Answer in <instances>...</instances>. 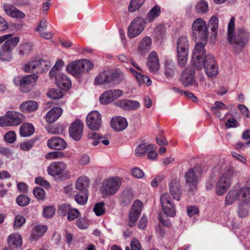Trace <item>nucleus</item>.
<instances>
[{"instance_id":"864d4df0","label":"nucleus","mask_w":250,"mask_h":250,"mask_svg":"<svg viewBox=\"0 0 250 250\" xmlns=\"http://www.w3.org/2000/svg\"><path fill=\"white\" fill-rule=\"evenodd\" d=\"M104 203L102 202L95 204L93 208V211L97 216H101L104 213Z\"/></svg>"},{"instance_id":"a878e982","label":"nucleus","mask_w":250,"mask_h":250,"mask_svg":"<svg viewBox=\"0 0 250 250\" xmlns=\"http://www.w3.org/2000/svg\"><path fill=\"white\" fill-rule=\"evenodd\" d=\"M56 83L57 86L63 90L69 89L71 86L70 79L67 75L63 74H59L56 78Z\"/></svg>"},{"instance_id":"2f4dec72","label":"nucleus","mask_w":250,"mask_h":250,"mask_svg":"<svg viewBox=\"0 0 250 250\" xmlns=\"http://www.w3.org/2000/svg\"><path fill=\"white\" fill-rule=\"evenodd\" d=\"M87 137L89 139L94 140L92 142V144L95 146L98 145L100 142L102 143L105 146H107L109 144V141L108 140L104 139L103 136L96 132H89L87 134Z\"/></svg>"},{"instance_id":"4c0bfd02","label":"nucleus","mask_w":250,"mask_h":250,"mask_svg":"<svg viewBox=\"0 0 250 250\" xmlns=\"http://www.w3.org/2000/svg\"><path fill=\"white\" fill-rule=\"evenodd\" d=\"M161 11V8L158 5H155L148 13L146 16V21L151 22L158 17Z\"/></svg>"},{"instance_id":"4d7b16f0","label":"nucleus","mask_w":250,"mask_h":250,"mask_svg":"<svg viewBox=\"0 0 250 250\" xmlns=\"http://www.w3.org/2000/svg\"><path fill=\"white\" fill-rule=\"evenodd\" d=\"M47 95L53 99H58L62 96V93L59 89H52L49 90Z\"/></svg>"},{"instance_id":"79ce46f5","label":"nucleus","mask_w":250,"mask_h":250,"mask_svg":"<svg viewBox=\"0 0 250 250\" xmlns=\"http://www.w3.org/2000/svg\"><path fill=\"white\" fill-rule=\"evenodd\" d=\"M146 0H131L128 6L129 12H133L138 10Z\"/></svg>"},{"instance_id":"052dcab7","label":"nucleus","mask_w":250,"mask_h":250,"mask_svg":"<svg viewBox=\"0 0 250 250\" xmlns=\"http://www.w3.org/2000/svg\"><path fill=\"white\" fill-rule=\"evenodd\" d=\"M64 155L61 151H53L47 153L45 158L47 159H56L63 157Z\"/></svg>"},{"instance_id":"8fccbe9b","label":"nucleus","mask_w":250,"mask_h":250,"mask_svg":"<svg viewBox=\"0 0 250 250\" xmlns=\"http://www.w3.org/2000/svg\"><path fill=\"white\" fill-rule=\"evenodd\" d=\"M80 214L78 209L71 207L67 214V220L69 221H72L79 217Z\"/></svg>"},{"instance_id":"3c124183","label":"nucleus","mask_w":250,"mask_h":250,"mask_svg":"<svg viewBox=\"0 0 250 250\" xmlns=\"http://www.w3.org/2000/svg\"><path fill=\"white\" fill-rule=\"evenodd\" d=\"M125 75L122 72H111L112 83H119L125 79Z\"/></svg>"},{"instance_id":"13d9d810","label":"nucleus","mask_w":250,"mask_h":250,"mask_svg":"<svg viewBox=\"0 0 250 250\" xmlns=\"http://www.w3.org/2000/svg\"><path fill=\"white\" fill-rule=\"evenodd\" d=\"M227 108V106L222 102L216 101L214 103V106L211 107V110L214 114H217L218 110H225Z\"/></svg>"},{"instance_id":"a19ab883","label":"nucleus","mask_w":250,"mask_h":250,"mask_svg":"<svg viewBox=\"0 0 250 250\" xmlns=\"http://www.w3.org/2000/svg\"><path fill=\"white\" fill-rule=\"evenodd\" d=\"M133 199L132 191L129 189L124 190L122 193V201L125 205H128Z\"/></svg>"},{"instance_id":"c03bdc74","label":"nucleus","mask_w":250,"mask_h":250,"mask_svg":"<svg viewBox=\"0 0 250 250\" xmlns=\"http://www.w3.org/2000/svg\"><path fill=\"white\" fill-rule=\"evenodd\" d=\"M87 199L88 192H86V194H85L80 191L75 196V200L78 204L81 205H85L87 203Z\"/></svg>"},{"instance_id":"6ab92c4d","label":"nucleus","mask_w":250,"mask_h":250,"mask_svg":"<svg viewBox=\"0 0 250 250\" xmlns=\"http://www.w3.org/2000/svg\"><path fill=\"white\" fill-rule=\"evenodd\" d=\"M114 104L125 110H135L140 106L139 102L131 100H118L114 103Z\"/></svg>"},{"instance_id":"1a4fd4ad","label":"nucleus","mask_w":250,"mask_h":250,"mask_svg":"<svg viewBox=\"0 0 250 250\" xmlns=\"http://www.w3.org/2000/svg\"><path fill=\"white\" fill-rule=\"evenodd\" d=\"M192 30L193 37L204 41L207 40L208 31L206 22L202 18L195 20L192 23Z\"/></svg>"},{"instance_id":"f257e3e1","label":"nucleus","mask_w":250,"mask_h":250,"mask_svg":"<svg viewBox=\"0 0 250 250\" xmlns=\"http://www.w3.org/2000/svg\"><path fill=\"white\" fill-rule=\"evenodd\" d=\"M234 18L232 17L228 24V41L235 53L241 52L249 41L250 34L244 29L235 31Z\"/></svg>"},{"instance_id":"7c9ffc66","label":"nucleus","mask_w":250,"mask_h":250,"mask_svg":"<svg viewBox=\"0 0 250 250\" xmlns=\"http://www.w3.org/2000/svg\"><path fill=\"white\" fill-rule=\"evenodd\" d=\"M151 39L149 37H145L140 42L138 47V51L142 55L146 54L150 49Z\"/></svg>"},{"instance_id":"aec40b11","label":"nucleus","mask_w":250,"mask_h":250,"mask_svg":"<svg viewBox=\"0 0 250 250\" xmlns=\"http://www.w3.org/2000/svg\"><path fill=\"white\" fill-rule=\"evenodd\" d=\"M112 83L111 72L105 70L100 72L95 78L94 85H106Z\"/></svg>"},{"instance_id":"338daca9","label":"nucleus","mask_w":250,"mask_h":250,"mask_svg":"<svg viewBox=\"0 0 250 250\" xmlns=\"http://www.w3.org/2000/svg\"><path fill=\"white\" fill-rule=\"evenodd\" d=\"M55 213V208L52 207H46L44 208L43 215L46 218L51 217Z\"/></svg>"},{"instance_id":"a18cd8bd","label":"nucleus","mask_w":250,"mask_h":250,"mask_svg":"<svg viewBox=\"0 0 250 250\" xmlns=\"http://www.w3.org/2000/svg\"><path fill=\"white\" fill-rule=\"evenodd\" d=\"M38 64L37 60L30 62L24 65V70L28 73L35 72L37 73Z\"/></svg>"},{"instance_id":"bf43d9fd","label":"nucleus","mask_w":250,"mask_h":250,"mask_svg":"<svg viewBox=\"0 0 250 250\" xmlns=\"http://www.w3.org/2000/svg\"><path fill=\"white\" fill-rule=\"evenodd\" d=\"M71 207V206L69 204H62L59 207L58 211L62 216H64L67 214Z\"/></svg>"},{"instance_id":"9d476101","label":"nucleus","mask_w":250,"mask_h":250,"mask_svg":"<svg viewBox=\"0 0 250 250\" xmlns=\"http://www.w3.org/2000/svg\"><path fill=\"white\" fill-rule=\"evenodd\" d=\"M201 42L196 43L194 47L192 56V62L194 66H200L202 60L205 58V46L207 43V40H201Z\"/></svg>"},{"instance_id":"09e8293b","label":"nucleus","mask_w":250,"mask_h":250,"mask_svg":"<svg viewBox=\"0 0 250 250\" xmlns=\"http://www.w3.org/2000/svg\"><path fill=\"white\" fill-rule=\"evenodd\" d=\"M32 43L31 42H25L22 44L19 48V54L23 56L28 53L32 49Z\"/></svg>"},{"instance_id":"58836bf2","label":"nucleus","mask_w":250,"mask_h":250,"mask_svg":"<svg viewBox=\"0 0 250 250\" xmlns=\"http://www.w3.org/2000/svg\"><path fill=\"white\" fill-rule=\"evenodd\" d=\"M47 230V227L45 225H39L36 226L31 234L32 237L37 239L42 236Z\"/></svg>"},{"instance_id":"4468645a","label":"nucleus","mask_w":250,"mask_h":250,"mask_svg":"<svg viewBox=\"0 0 250 250\" xmlns=\"http://www.w3.org/2000/svg\"><path fill=\"white\" fill-rule=\"evenodd\" d=\"M83 124L80 120L73 122L69 128V134L73 140L76 141H80L83 134Z\"/></svg>"},{"instance_id":"2eb2a0df","label":"nucleus","mask_w":250,"mask_h":250,"mask_svg":"<svg viewBox=\"0 0 250 250\" xmlns=\"http://www.w3.org/2000/svg\"><path fill=\"white\" fill-rule=\"evenodd\" d=\"M181 82L186 87L192 85L195 87L198 86L195 82V71L193 67L188 66L183 72L181 77Z\"/></svg>"},{"instance_id":"e2e57ef3","label":"nucleus","mask_w":250,"mask_h":250,"mask_svg":"<svg viewBox=\"0 0 250 250\" xmlns=\"http://www.w3.org/2000/svg\"><path fill=\"white\" fill-rule=\"evenodd\" d=\"M25 222V219L21 215H17L15 217V222L14 223V229L21 227Z\"/></svg>"},{"instance_id":"412c9836","label":"nucleus","mask_w":250,"mask_h":250,"mask_svg":"<svg viewBox=\"0 0 250 250\" xmlns=\"http://www.w3.org/2000/svg\"><path fill=\"white\" fill-rule=\"evenodd\" d=\"M110 124L112 128L117 131H122L128 126V123L126 119L121 116L112 118Z\"/></svg>"},{"instance_id":"c9c22d12","label":"nucleus","mask_w":250,"mask_h":250,"mask_svg":"<svg viewBox=\"0 0 250 250\" xmlns=\"http://www.w3.org/2000/svg\"><path fill=\"white\" fill-rule=\"evenodd\" d=\"M34 128L31 124H22L20 128V133L22 137H28L33 134Z\"/></svg>"},{"instance_id":"7ed1b4c3","label":"nucleus","mask_w":250,"mask_h":250,"mask_svg":"<svg viewBox=\"0 0 250 250\" xmlns=\"http://www.w3.org/2000/svg\"><path fill=\"white\" fill-rule=\"evenodd\" d=\"M93 67V63L88 60H77L70 63L66 70L73 76L80 78L85 73L92 70Z\"/></svg>"},{"instance_id":"0e129e2a","label":"nucleus","mask_w":250,"mask_h":250,"mask_svg":"<svg viewBox=\"0 0 250 250\" xmlns=\"http://www.w3.org/2000/svg\"><path fill=\"white\" fill-rule=\"evenodd\" d=\"M109 91L113 101L118 99L123 94V91L120 89L109 90Z\"/></svg>"},{"instance_id":"f8f14e48","label":"nucleus","mask_w":250,"mask_h":250,"mask_svg":"<svg viewBox=\"0 0 250 250\" xmlns=\"http://www.w3.org/2000/svg\"><path fill=\"white\" fill-rule=\"evenodd\" d=\"M145 23V21L142 18L138 17L134 19L128 27V36L133 38L139 35L144 30Z\"/></svg>"},{"instance_id":"393cba45","label":"nucleus","mask_w":250,"mask_h":250,"mask_svg":"<svg viewBox=\"0 0 250 250\" xmlns=\"http://www.w3.org/2000/svg\"><path fill=\"white\" fill-rule=\"evenodd\" d=\"M47 146L52 149L62 150L65 148L66 143L60 137H54L48 140Z\"/></svg>"},{"instance_id":"ea45409f","label":"nucleus","mask_w":250,"mask_h":250,"mask_svg":"<svg viewBox=\"0 0 250 250\" xmlns=\"http://www.w3.org/2000/svg\"><path fill=\"white\" fill-rule=\"evenodd\" d=\"M154 147V145H146L142 144L139 145L135 149V154L136 156L140 157L147 152L148 149H152Z\"/></svg>"},{"instance_id":"a211bd4d","label":"nucleus","mask_w":250,"mask_h":250,"mask_svg":"<svg viewBox=\"0 0 250 250\" xmlns=\"http://www.w3.org/2000/svg\"><path fill=\"white\" fill-rule=\"evenodd\" d=\"M143 203L137 200L133 203L129 213V226L132 227L137 220L142 210Z\"/></svg>"},{"instance_id":"603ef678","label":"nucleus","mask_w":250,"mask_h":250,"mask_svg":"<svg viewBox=\"0 0 250 250\" xmlns=\"http://www.w3.org/2000/svg\"><path fill=\"white\" fill-rule=\"evenodd\" d=\"M16 201L20 206L24 207L30 203V198L26 195H20L17 198Z\"/></svg>"},{"instance_id":"b1692460","label":"nucleus","mask_w":250,"mask_h":250,"mask_svg":"<svg viewBox=\"0 0 250 250\" xmlns=\"http://www.w3.org/2000/svg\"><path fill=\"white\" fill-rule=\"evenodd\" d=\"M233 176V170L229 169L223 173L217 184L224 186L226 188H229L232 184V179Z\"/></svg>"},{"instance_id":"e433bc0d","label":"nucleus","mask_w":250,"mask_h":250,"mask_svg":"<svg viewBox=\"0 0 250 250\" xmlns=\"http://www.w3.org/2000/svg\"><path fill=\"white\" fill-rule=\"evenodd\" d=\"M38 65L37 66V73H42L47 71L51 67L50 62L44 60H37Z\"/></svg>"},{"instance_id":"c756f323","label":"nucleus","mask_w":250,"mask_h":250,"mask_svg":"<svg viewBox=\"0 0 250 250\" xmlns=\"http://www.w3.org/2000/svg\"><path fill=\"white\" fill-rule=\"evenodd\" d=\"M169 188L170 194L173 198L177 201H179L181 192L179 181L176 179L172 180L169 184Z\"/></svg>"},{"instance_id":"5fc2aeb1","label":"nucleus","mask_w":250,"mask_h":250,"mask_svg":"<svg viewBox=\"0 0 250 250\" xmlns=\"http://www.w3.org/2000/svg\"><path fill=\"white\" fill-rule=\"evenodd\" d=\"M135 78L136 79V80H137L138 84L140 85L144 83V82H145L144 79H146V85H147L149 86L151 84L152 82H151L150 79L148 77L142 74L141 73H140L139 74H138V75L136 76V77Z\"/></svg>"},{"instance_id":"f03ea898","label":"nucleus","mask_w":250,"mask_h":250,"mask_svg":"<svg viewBox=\"0 0 250 250\" xmlns=\"http://www.w3.org/2000/svg\"><path fill=\"white\" fill-rule=\"evenodd\" d=\"M237 200L242 203H248L250 201V188L247 186L241 188L234 186L226 195L225 204L226 206L231 205Z\"/></svg>"},{"instance_id":"de8ad7c7","label":"nucleus","mask_w":250,"mask_h":250,"mask_svg":"<svg viewBox=\"0 0 250 250\" xmlns=\"http://www.w3.org/2000/svg\"><path fill=\"white\" fill-rule=\"evenodd\" d=\"M99 100L103 104H107L113 101L110 96L109 90L104 92L100 97Z\"/></svg>"},{"instance_id":"f3484780","label":"nucleus","mask_w":250,"mask_h":250,"mask_svg":"<svg viewBox=\"0 0 250 250\" xmlns=\"http://www.w3.org/2000/svg\"><path fill=\"white\" fill-rule=\"evenodd\" d=\"M66 167V165L63 162H53L50 164L47 171L48 174L52 176H59L63 173Z\"/></svg>"},{"instance_id":"37998d69","label":"nucleus","mask_w":250,"mask_h":250,"mask_svg":"<svg viewBox=\"0 0 250 250\" xmlns=\"http://www.w3.org/2000/svg\"><path fill=\"white\" fill-rule=\"evenodd\" d=\"M248 203H240L238 206L237 213L240 218L246 217L249 215Z\"/></svg>"},{"instance_id":"423d86ee","label":"nucleus","mask_w":250,"mask_h":250,"mask_svg":"<svg viewBox=\"0 0 250 250\" xmlns=\"http://www.w3.org/2000/svg\"><path fill=\"white\" fill-rule=\"evenodd\" d=\"M19 42V37L10 38L5 41L0 49V59L2 61L8 62L12 59V50Z\"/></svg>"},{"instance_id":"774afa93","label":"nucleus","mask_w":250,"mask_h":250,"mask_svg":"<svg viewBox=\"0 0 250 250\" xmlns=\"http://www.w3.org/2000/svg\"><path fill=\"white\" fill-rule=\"evenodd\" d=\"M228 189L224 186L217 184L215 188V193L218 196H222L227 192Z\"/></svg>"},{"instance_id":"bb28decb","label":"nucleus","mask_w":250,"mask_h":250,"mask_svg":"<svg viewBox=\"0 0 250 250\" xmlns=\"http://www.w3.org/2000/svg\"><path fill=\"white\" fill-rule=\"evenodd\" d=\"M3 8L5 13L11 17L22 19L25 17L24 13L11 4H4Z\"/></svg>"},{"instance_id":"c85d7f7f","label":"nucleus","mask_w":250,"mask_h":250,"mask_svg":"<svg viewBox=\"0 0 250 250\" xmlns=\"http://www.w3.org/2000/svg\"><path fill=\"white\" fill-rule=\"evenodd\" d=\"M200 175V168L194 167L190 168L185 173V178L188 183L194 184L198 182Z\"/></svg>"},{"instance_id":"20e7f679","label":"nucleus","mask_w":250,"mask_h":250,"mask_svg":"<svg viewBox=\"0 0 250 250\" xmlns=\"http://www.w3.org/2000/svg\"><path fill=\"white\" fill-rule=\"evenodd\" d=\"M189 44L186 36L180 37L177 41V59L179 66L184 67L188 59Z\"/></svg>"},{"instance_id":"cd10ccee","label":"nucleus","mask_w":250,"mask_h":250,"mask_svg":"<svg viewBox=\"0 0 250 250\" xmlns=\"http://www.w3.org/2000/svg\"><path fill=\"white\" fill-rule=\"evenodd\" d=\"M63 112L62 108L55 107L49 110L46 115V121L49 123H53L57 120Z\"/></svg>"},{"instance_id":"dca6fc26","label":"nucleus","mask_w":250,"mask_h":250,"mask_svg":"<svg viewBox=\"0 0 250 250\" xmlns=\"http://www.w3.org/2000/svg\"><path fill=\"white\" fill-rule=\"evenodd\" d=\"M38 78V76L36 74L27 75L22 78L15 77L14 79V82L16 85H20L22 91L26 93L29 90L26 88V86L35 83Z\"/></svg>"},{"instance_id":"f704fd0d","label":"nucleus","mask_w":250,"mask_h":250,"mask_svg":"<svg viewBox=\"0 0 250 250\" xmlns=\"http://www.w3.org/2000/svg\"><path fill=\"white\" fill-rule=\"evenodd\" d=\"M219 21L217 18L215 16H212L208 22V25L210 26L211 35V40L214 41L217 35Z\"/></svg>"},{"instance_id":"39448f33","label":"nucleus","mask_w":250,"mask_h":250,"mask_svg":"<svg viewBox=\"0 0 250 250\" xmlns=\"http://www.w3.org/2000/svg\"><path fill=\"white\" fill-rule=\"evenodd\" d=\"M122 184V179L121 178L111 177L103 182L101 191L105 195H113L118 192Z\"/></svg>"},{"instance_id":"473e14b6","label":"nucleus","mask_w":250,"mask_h":250,"mask_svg":"<svg viewBox=\"0 0 250 250\" xmlns=\"http://www.w3.org/2000/svg\"><path fill=\"white\" fill-rule=\"evenodd\" d=\"M89 184V181L87 177L83 176L78 179L76 183V188L82 193L88 192L87 187Z\"/></svg>"},{"instance_id":"5701e85b","label":"nucleus","mask_w":250,"mask_h":250,"mask_svg":"<svg viewBox=\"0 0 250 250\" xmlns=\"http://www.w3.org/2000/svg\"><path fill=\"white\" fill-rule=\"evenodd\" d=\"M147 65L151 72H156L159 68V59L157 53L152 51L148 55Z\"/></svg>"},{"instance_id":"6e6552de","label":"nucleus","mask_w":250,"mask_h":250,"mask_svg":"<svg viewBox=\"0 0 250 250\" xmlns=\"http://www.w3.org/2000/svg\"><path fill=\"white\" fill-rule=\"evenodd\" d=\"M200 66H195L198 69H201L203 67L207 75L209 77L216 76L218 73V67L212 56L210 54L205 55L204 60H202Z\"/></svg>"},{"instance_id":"0eeeda50","label":"nucleus","mask_w":250,"mask_h":250,"mask_svg":"<svg viewBox=\"0 0 250 250\" xmlns=\"http://www.w3.org/2000/svg\"><path fill=\"white\" fill-rule=\"evenodd\" d=\"M22 117V114L20 112L8 111L4 116L0 117V126H17L21 123Z\"/></svg>"},{"instance_id":"ddd939ff","label":"nucleus","mask_w":250,"mask_h":250,"mask_svg":"<svg viewBox=\"0 0 250 250\" xmlns=\"http://www.w3.org/2000/svg\"><path fill=\"white\" fill-rule=\"evenodd\" d=\"M86 125L92 130H97L100 128L102 125V116L98 111H93L87 115Z\"/></svg>"},{"instance_id":"9b49d317","label":"nucleus","mask_w":250,"mask_h":250,"mask_svg":"<svg viewBox=\"0 0 250 250\" xmlns=\"http://www.w3.org/2000/svg\"><path fill=\"white\" fill-rule=\"evenodd\" d=\"M160 202L162 209L167 216L174 217L175 215V206L168 193H164L161 194Z\"/></svg>"},{"instance_id":"72a5a7b5","label":"nucleus","mask_w":250,"mask_h":250,"mask_svg":"<svg viewBox=\"0 0 250 250\" xmlns=\"http://www.w3.org/2000/svg\"><path fill=\"white\" fill-rule=\"evenodd\" d=\"M8 242L11 247L21 248L22 243L21 237L18 233L12 234L9 236Z\"/></svg>"},{"instance_id":"69168bd1","label":"nucleus","mask_w":250,"mask_h":250,"mask_svg":"<svg viewBox=\"0 0 250 250\" xmlns=\"http://www.w3.org/2000/svg\"><path fill=\"white\" fill-rule=\"evenodd\" d=\"M34 141L32 140L24 142L20 144V148L23 151H28L32 147Z\"/></svg>"},{"instance_id":"49530a36","label":"nucleus","mask_w":250,"mask_h":250,"mask_svg":"<svg viewBox=\"0 0 250 250\" xmlns=\"http://www.w3.org/2000/svg\"><path fill=\"white\" fill-rule=\"evenodd\" d=\"M208 4L205 0L199 2L196 6V10L198 13H205L208 10Z\"/></svg>"},{"instance_id":"4be33fe9","label":"nucleus","mask_w":250,"mask_h":250,"mask_svg":"<svg viewBox=\"0 0 250 250\" xmlns=\"http://www.w3.org/2000/svg\"><path fill=\"white\" fill-rule=\"evenodd\" d=\"M39 108V103L34 100H28L22 103L19 106L20 111L24 113H30Z\"/></svg>"},{"instance_id":"6e6d98bb","label":"nucleus","mask_w":250,"mask_h":250,"mask_svg":"<svg viewBox=\"0 0 250 250\" xmlns=\"http://www.w3.org/2000/svg\"><path fill=\"white\" fill-rule=\"evenodd\" d=\"M16 134L14 131H8L4 135V140L10 144L14 143L16 140Z\"/></svg>"},{"instance_id":"680f3d73","label":"nucleus","mask_w":250,"mask_h":250,"mask_svg":"<svg viewBox=\"0 0 250 250\" xmlns=\"http://www.w3.org/2000/svg\"><path fill=\"white\" fill-rule=\"evenodd\" d=\"M33 193L35 196L39 199L43 200L44 198L45 191L41 188H35L33 189Z\"/></svg>"}]
</instances>
